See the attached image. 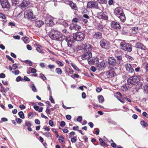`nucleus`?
I'll use <instances>...</instances> for the list:
<instances>
[{
	"label": "nucleus",
	"instance_id": "f257e3e1",
	"mask_svg": "<svg viewBox=\"0 0 148 148\" xmlns=\"http://www.w3.org/2000/svg\"><path fill=\"white\" fill-rule=\"evenodd\" d=\"M84 37V33L79 32L74 34L73 36H70L66 38L65 40L67 42L68 46L71 47L74 42V39L77 41H81L83 40Z\"/></svg>",
	"mask_w": 148,
	"mask_h": 148
},
{
	"label": "nucleus",
	"instance_id": "f03ea898",
	"mask_svg": "<svg viewBox=\"0 0 148 148\" xmlns=\"http://www.w3.org/2000/svg\"><path fill=\"white\" fill-rule=\"evenodd\" d=\"M50 37L52 39L56 40L62 41L65 38V35L62 34L59 31L52 30L49 34Z\"/></svg>",
	"mask_w": 148,
	"mask_h": 148
},
{
	"label": "nucleus",
	"instance_id": "7ed1b4c3",
	"mask_svg": "<svg viewBox=\"0 0 148 148\" xmlns=\"http://www.w3.org/2000/svg\"><path fill=\"white\" fill-rule=\"evenodd\" d=\"M91 49V47L90 45L86 46L85 48L86 52L82 55V59L83 60L87 59L89 64H92L95 61L92 60H91L90 59L92 57V54L90 51Z\"/></svg>",
	"mask_w": 148,
	"mask_h": 148
},
{
	"label": "nucleus",
	"instance_id": "20e7f679",
	"mask_svg": "<svg viewBox=\"0 0 148 148\" xmlns=\"http://www.w3.org/2000/svg\"><path fill=\"white\" fill-rule=\"evenodd\" d=\"M114 13L115 15L118 17L122 22H124L126 20L125 15L123 9L120 7L116 8L114 10Z\"/></svg>",
	"mask_w": 148,
	"mask_h": 148
},
{
	"label": "nucleus",
	"instance_id": "39448f33",
	"mask_svg": "<svg viewBox=\"0 0 148 148\" xmlns=\"http://www.w3.org/2000/svg\"><path fill=\"white\" fill-rule=\"evenodd\" d=\"M139 77L136 75L132 76L127 79V84L129 86L136 84L139 81Z\"/></svg>",
	"mask_w": 148,
	"mask_h": 148
},
{
	"label": "nucleus",
	"instance_id": "423d86ee",
	"mask_svg": "<svg viewBox=\"0 0 148 148\" xmlns=\"http://www.w3.org/2000/svg\"><path fill=\"white\" fill-rule=\"evenodd\" d=\"M120 45L121 49L125 51L131 52L132 50L131 45L128 43L123 42L120 43Z\"/></svg>",
	"mask_w": 148,
	"mask_h": 148
},
{
	"label": "nucleus",
	"instance_id": "0eeeda50",
	"mask_svg": "<svg viewBox=\"0 0 148 148\" xmlns=\"http://www.w3.org/2000/svg\"><path fill=\"white\" fill-rule=\"evenodd\" d=\"M24 16L25 18H27L30 21H32L34 19L33 13L31 10H27L24 12Z\"/></svg>",
	"mask_w": 148,
	"mask_h": 148
},
{
	"label": "nucleus",
	"instance_id": "6e6552de",
	"mask_svg": "<svg viewBox=\"0 0 148 148\" xmlns=\"http://www.w3.org/2000/svg\"><path fill=\"white\" fill-rule=\"evenodd\" d=\"M87 6L88 8L99 9V7L98 6V3L95 1H90L87 3Z\"/></svg>",
	"mask_w": 148,
	"mask_h": 148
},
{
	"label": "nucleus",
	"instance_id": "1a4fd4ad",
	"mask_svg": "<svg viewBox=\"0 0 148 148\" xmlns=\"http://www.w3.org/2000/svg\"><path fill=\"white\" fill-rule=\"evenodd\" d=\"M100 44L101 47L103 48L107 49L110 47L108 41L104 39L101 40L100 41Z\"/></svg>",
	"mask_w": 148,
	"mask_h": 148
},
{
	"label": "nucleus",
	"instance_id": "9d476101",
	"mask_svg": "<svg viewBox=\"0 0 148 148\" xmlns=\"http://www.w3.org/2000/svg\"><path fill=\"white\" fill-rule=\"evenodd\" d=\"M53 18L51 16L48 15L45 19V23L48 26H51L53 25Z\"/></svg>",
	"mask_w": 148,
	"mask_h": 148
},
{
	"label": "nucleus",
	"instance_id": "9b49d317",
	"mask_svg": "<svg viewBox=\"0 0 148 148\" xmlns=\"http://www.w3.org/2000/svg\"><path fill=\"white\" fill-rule=\"evenodd\" d=\"M110 25L111 27L114 29L119 30L121 28L120 24L114 21H112L110 24Z\"/></svg>",
	"mask_w": 148,
	"mask_h": 148
},
{
	"label": "nucleus",
	"instance_id": "f8f14e48",
	"mask_svg": "<svg viewBox=\"0 0 148 148\" xmlns=\"http://www.w3.org/2000/svg\"><path fill=\"white\" fill-rule=\"evenodd\" d=\"M92 38L95 40H99L102 37V34L99 32H96L93 33L92 35Z\"/></svg>",
	"mask_w": 148,
	"mask_h": 148
},
{
	"label": "nucleus",
	"instance_id": "ddd939ff",
	"mask_svg": "<svg viewBox=\"0 0 148 148\" xmlns=\"http://www.w3.org/2000/svg\"><path fill=\"white\" fill-rule=\"evenodd\" d=\"M126 71L129 73H132L134 71V69L131 64L127 63L125 65Z\"/></svg>",
	"mask_w": 148,
	"mask_h": 148
},
{
	"label": "nucleus",
	"instance_id": "4468645a",
	"mask_svg": "<svg viewBox=\"0 0 148 148\" xmlns=\"http://www.w3.org/2000/svg\"><path fill=\"white\" fill-rule=\"evenodd\" d=\"M108 63L110 66H115L116 64V61L114 57H110L109 58Z\"/></svg>",
	"mask_w": 148,
	"mask_h": 148
},
{
	"label": "nucleus",
	"instance_id": "2eb2a0df",
	"mask_svg": "<svg viewBox=\"0 0 148 148\" xmlns=\"http://www.w3.org/2000/svg\"><path fill=\"white\" fill-rule=\"evenodd\" d=\"M97 17L100 19L107 20L108 19V16L106 13H100L97 14Z\"/></svg>",
	"mask_w": 148,
	"mask_h": 148
},
{
	"label": "nucleus",
	"instance_id": "dca6fc26",
	"mask_svg": "<svg viewBox=\"0 0 148 148\" xmlns=\"http://www.w3.org/2000/svg\"><path fill=\"white\" fill-rule=\"evenodd\" d=\"M135 47L137 48L145 50H146L145 47L140 42H138L136 44Z\"/></svg>",
	"mask_w": 148,
	"mask_h": 148
},
{
	"label": "nucleus",
	"instance_id": "f3484780",
	"mask_svg": "<svg viewBox=\"0 0 148 148\" xmlns=\"http://www.w3.org/2000/svg\"><path fill=\"white\" fill-rule=\"evenodd\" d=\"M1 4L3 8H8L9 7L10 3L8 1H4L1 3Z\"/></svg>",
	"mask_w": 148,
	"mask_h": 148
},
{
	"label": "nucleus",
	"instance_id": "a211bd4d",
	"mask_svg": "<svg viewBox=\"0 0 148 148\" xmlns=\"http://www.w3.org/2000/svg\"><path fill=\"white\" fill-rule=\"evenodd\" d=\"M35 24L36 27H40L44 24V22L41 20H36L35 21Z\"/></svg>",
	"mask_w": 148,
	"mask_h": 148
},
{
	"label": "nucleus",
	"instance_id": "6ab92c4d",
	"mask_svg": "<svg viewBox=\"0 0 148 148\" xmlns=\"http://www.w3.org/2000/svg\"><path fill=\"white\" fill-rule=\"evenodd\" d=\"M107 76L108 78H112L116 75L114 71L113 70H111L108 71L107 73Z\"/></svg>",
	"mask_w": 148,
	"mask_h": 148
},
{
	"label": "nucleus",
	"instance_id": "aec40b11",
	"mask_svg": "<svg viewBox=\"0 0 148 148\" xmlns=\"http://www.w3.org/2000/svg\"><path fill=\"white\" fill-rule=\"evenodd\" d=\"M69 4L72 9L75 10H77V7L76 4L74 3L73 2L71 1L69 2Z\"/></svg>",
	"mask_w": 148,
	"mask_h": 148
},
{
	"label": "nucleus",
	"instance_id": "412c9836",
	"mask_svg": "<svg viewBox=\"0 0 148 148\" xmlns=\"http://www.w3.org/2000/svg\"><path fill=\"white\" fill-rule=\"evenodd\" d=\"M28 5L26 1H24L21 4V8H24L27 7Z\"/></svg>",
	"mask_w": 148,
	"mask_h": 148
},
{
	"label": "nucleus",
	"instance_id": "4be33fe9",
	"mask_svg": "<svg viewBox=\"0 0 148 148\" xmlns=\"http://www.w3.org/2000/svg\"><path fill=\"white\" fill-rule=\"evenodd\" d=\"M138 30V28L137 27H135L133 28L132 30V33L134 34H136Z\"/></svg>",
	"mask_w": 148,
	"mask_h": 148
},
{
	"label": "nucleus",
	"instance_id": "5701e85b",
	"mask_svg": "<svg viewBox=\"0 0 148 148\" xmlns=\"http://www.w3.org/2000/svg\"><path fill=\"white\" fill-rule=\"evenodd\" d=\"M99 102L100 103H102L104 101V98L103 96L100 95L98 97Z\"/></svg>",
	"mask_w": 148,
	"mask_h": 148
},
{
	"label": "nucleus",
	"instance_id": "b1692460",
	"mask_svg": "<svg viewBox=\"0 0 148 148\" xmlns=\"http://www.w3.org/2000/svg\"><path fill=\"white\" fill-rule=\"evenodd\" d=\"M140 123L142 126L144 127H145L148 125L147 123L144 121H141L140 122Z\"/></svg>",
	"mask_w": 148,
	"mask_h": 148
},
{
	"label": "nucleus",
	"instance_id": "393cba45",
	"mask_svg": "<svg viewBox=\"0 0 148 148\" xmlns=\"http://www.w3.org/2000/svg\"><path fill=\"white\" fill-rule=\"evenodd\" d=\"M22 39L25 43L27 44L29 42V38L27 36L22 38Z\"/></svg>",
	"mask_w": 148,
	"mask_h": 148
},
{
	"label": "nucleus",
	"instance_id": "a878e982",
	"mask_svg": "<svg viewBox=\"0 0 148 148\" xmlns=\"http://www.w3.org/2000/svg\"><path fill=\"white\" fill-rule=\"evenodd\" d=\"M107 63H105L104 61H102L100 63V65L101 67H105L106 66Z\"/></svg>",
	"mask_w": 148,
	"mask_h": 148
},
{
	"label": "nucleus",
	"instance_id": "bb28decb",
	"mask_svg": "<svg viewBox=\"0 0 148 148\" xmlns=\"http://www.w3.org/2000/svg\"><path fill=\"white\" fill-rule=\"evenodd\" d=\"M56 72L59 75L61 74L62 73V70L59 68H56Z\"/></svg>",
	"mask_w": 148,
	"mask_h": 148
},
{
	"label": "nucleus",
	"instance_id": "cd10ccee",
	"mask_svg": "<svg viewBox=\"0 0 148 148\" xmlns=\"http://www.w3.org/2000/svg\"><path fill=\"white\" fill-rule=\"evenodd\" d=\"M18 114L21 118L23 119H24L25 117L22 111H20L18 113Z\"/></svg>",
	"mask_w": 148,
	"mask_h": 148
},
{
	"label": "nucleus",
	"instance_id": "c85d7f7f",
	"mask_svg": "<svg viewBox=\"0 0 148 148\" xmlns=\"http://www.w3.org/2000/svg\"><path fill=\"white\" fill-rule=\"evenodd\" d=\"M25 62L29 66H31L32 65V62L29 60H27L25 61Z\"/></svg>",
	"mask_w": 148,
	"mask_h": 148
},
{
	"label": "nucleus",
	"instance_id": "c756f323",
	"mask_svg": "<svg viewBox=\"0 0 148 148\" xmlns=\"http://www.w3.org/2000/svg\"><path fill=\"white\" fill-rule=\"evenodd\" d=\"M32 90L34 92H36V88L34 84H32L31 85Z\"/></svg>",
	"mask_w": 148,
	"mask_h": 148
},
{
	"label": "nucleus",
	"instance_id": "7c9ffc66",
	"mask_svg": "<svg viewBox=\"0 0 148 148\" xmlns=\"http://www.w3.org/2000/svg\"><path fill=\"white\" fill-rule=\"evenodd\" d=\"M97 1L100 4H106L107 3L106 0H97Z\"/></svg>",
	"mask_w": 148,
	"mask_h": 148
},
{
	"label": "nucleus",
	"instance_id": "2f4dec72",
	"mask_svg": "<svg viewBox=\"0 0 148 148\" xmlns=\"http://www.w3.org/2000/svg\"><path fill=\"white\" fill-rule=\"evenodd\" d=\"M25 125L28 127H30L32 126L30 121H26L25 123Z\"/></svg>",
	"mask_w": 148,
	"mask_h": 148
},
{
	"label": "nucleus",
	"instance_id": "473e14b6",
	"mask_svg": "<svg viewBox=\"0 0 148 148\" xmlns=\"http://www.w3.org/2000/svg\"><path fill=\"white\" fill-rule=\"evenodd\" d=\"M44 135L46 137H47L48 138H51V134H50L49 132L45 133L44 134Z\"/></svg>",
	"mask_w": 148,
	"mask_h": 148
},
{
	"label": "nucleus",
	"instance_id": "72a5a7b5",
	"mask_svg": "<svg viewBox=\"0 0 148 148\" xmlns=\"http://www.w3.org/2000/svg\"><path fill=\"white\" fill-rule=\"evenodd\" d=\"M40 76L41 78L43 80H45L47 78L45 76L42 74L40 73Z\"/></svg>",
	"mask_w": 148,
	"mask_h": 148
},
{
	"label": "nucleus",
	"instance_id": "f704fd0d",
	"mask_svg": "<svg viewBox=\"0 0 148 148\" xmlns=\"http://www.w3.org/2000/svg\"><path fill=\"white\" fill-rule=\"evenodd\" d=\"M99 141L100 143V145H106V144L103 141V139L102 138H100L99 139Z\"/></svg>",
	"mask_w": 148,
	"mask_h": 148
},
{
	"label": "nucleus",
	"instance_id": "c9c22d12",
	"mask_svg": "<svg viewBox=\"0 0 148 148\" xmlns=\"http://www.w3.org/2000/svg\"><path fill=\"white\" fill-rule=\"evenodd\" d=\"M36 50L39 53H43L42 49L39 47H37L36 48Z\"/></svg>",
	"mask_w": 148,
	"mask_h": 148
},
{
	"label": "nucleus",
	"instance_id": "e433bc0d",
	"mask_svg": "<svg viewBox=\"0 0 148 148\" xmlns=\"http://www.w3.org/2000/svg\"><path fill=\"white\" fill-rule=\"evenodd\" d=\"M23 79H22L20 76H18L16 79V81L17 82H19L21 81H23Z\"/></svg>",
	"mask_w": 148,
	"mask_h": 148
},
{
	"label": "nucleus",
	"instance_id": "4c0bfd02",
	"mask_svg": "<svg viewBox=\"0 0 148 148\" xmlns=\"http://www.w3.org/2000/svg\"><path fill=\"white\" fill-rule=\"evenodd\" d=\"M116 97L122 103H124V100L123 98H121V96H116Z\"/></svg>",
	"mask_w": 148,
	"mask_h": 148
},
{
	"label": "nucleus",
	"instance_id": "58836bf2",
	"mask_svg": "<svg viewBox=\"0 0 148 148\" xmlns=\"http://www.w3.org/2000/svg\"><path fill=\"white\" fill-rule=\"evenodd\" d=\"M6 57L7 58L9 59L11 61L12 63L14 62V61L12 59V58H11L10 56L8 55H6Z\"/></svg>",
	"mask_w": 148,
	"mask_h": 148
},
{
	"label": "nucleus",
	"instance_id": "ea45409f",
	"mask_svg": "<svg viewBox=\"0 0 148 148\" xmlns=\"http://www.w3.org/2000/svg\"><path fill=\"white\" fill-rule=\"evenodd\" d=\"M71 66H72V67L76 70L79 71V69L77 68V67L75 66V65H74L73 63H71Z\"/></svg>",
	"mask_w": 148,
	"mask_h": 148
},
{
	"label": "nucleus",
	"instance_id": "a19ab883",
	"mask_svg": "<svg viewBox=\"0 0 148 148\" xmlns=\"http://www.w3.org/2000/svg\"><path fill=\"white\" fill-rule=\"evenodd\" d=\"M79 77V75L76 74H74L72 75L71 76V77L73 78H78Z\"/></svg>",
	"mask_w": 148,
	"mask_h": 148
},
{
	"label": "nucleus",
	"instance_id": "79ce46f5",
	"mask_svg": "<svg viewBox=\"0 0 148 148\" xmlns=\"http://www.w3.org/2000/svg\"><path fill=\"white\" fill-rule=\"evenodd\" d=\"M73 27L76 30H79L81 29V27L79 25H75Z\"/></svg>",
	"mask_w": 148,
	"mask_h": 148
},
{
	"label": "nucleus",
	"instance_id": "37998d69",
	"mask_svg": "<svg viewBox=\"0 0 148 148\" xmlns=\"http://www.w3.org/2000/svg\"><path fill=\"white\" fill-rule=\"evenodd\" d=\"M64 139L63 136H60L59 137V141L60 143H64V141L63 140V139Z\"/></svg>",
	"mask_w": 148,
	"mask_h": 148
},
{
	"label": "nucleus",
	"instance_id": "c03bdc74",
	"mask_svg": "<svg viewBox=\"0 0 148 148\" xmlns=\"http://www.w3.org/2000/svg\"><path fill=\"white\" fill-rule=\"evenodd\" d=\"M144 65L145 69L146 70V72H147L148 71V64H145Z\"/></svg>",
	"mask_w": 148,
	"mask_h": 148
},
{
	"label": "nucleus",
	"instance_id": "a18cd8bd",
	"mask_svg": "<svg viewBox=\"0 0 148 148\" xmlns=\"http://www.w3.org/2000/svg\"><path fill=\"white\" fill-rule=\"evenodd\" d=\"M12 72L15 75H18L19 73V71L18 70L12 71Z\"/></svg>",
	"mask_w": 148,
	"mask_h": 148
},
{
	"label": "nucleus",
	"instance_id": "49530a36",
	"mask_svg": "<svg viewBox=\"0 0 148 148\" xmlns=\"http://www.w3.org/2000/svg\"><path fill=\"white\" fill-rule=\"evenodd\" d=\"M0 17L3 19H5L6 18L5 15L2 13L0 14Z\"/></svg>",
	"mask_w": 148,
	"mask_h": 148
},
{
	"label": "nucleus",
	"instance_id": "de8ad7c7",
	"mask_svg": "<svg viewBox=\"0 0 148 148\" xmlns=\"http://www.w3.org/2000/svg\"><path fill=\"white\" fill-rule=\"evenodd\" d=\"M16 121L17 123L18 124L22 122V120L20 118H17L16 119Z\"/></svg>",
	"mask_w": 148,
	"mask_h": 148
},
{
	"label": "nucleus",
	"instance_id": "09e8293b",
	"mask_svg": "<svg viewBox=\"0 0 148 148\" xmlns=\"http://www.w3.org/2000/svg\"><path fill=\"white\" fill-rule=\"evenodd\" d=\"M144 90L148 94V84H147L146 85L144 88Z\"/></svg>",
	"mask_w": 148,
	"mask_h": 148
},
{
	"label": "nucleus",
	"instance_id": "8fccbe9b",
	"mask_svg": "<svg viewBox=\"0 0 148 148\" xmlns=\"http://www.w3.org/2000/svg\"><path fill=\"white\" fill-rule=\"evenodd\" d=\"M121 89L123 91H126L127 90V87L125 86H122L121 87Z\"/></svg>",
	"mask_w": 148,
	"mask_h": 148
},
{
	"label": "nucleus",
	"instance_id": "3c124183",
	"mask_svg": "<svg viewBox=\"0 0 148 148\" xmlns=\"http://www.w3.org/2000/svg\"><path fill=\"white\" fill-rule=\"evenodd\" d=\"M49 100L52 103H55L54 100L53 99L52 97L51 96H50Z\"/></svg>",
	"mask_w": 148,
	"mask_h": 148
},
{
	"label": "nucleus",
	"instance_id": "603ef678",
	"mask_svg": "<svg viewBox=\"0 0 148 148\" xmlns=\"http://www.w3.org/2000/svg\"><path fill=\"white\" fill-rule=\"evenodd\" d=\"M18 66L17 64H13L12 66L13 68V70H15L18 68Z\"/></svg>",
	"mask_w": 148,
	"mask_h": 148
},
{
	"label": "nucleus",
	"instance_id": "864d4df0",
	"mask_svg": "<svg viewBox=\"0 0 148 148\" xmlns=\"http://www.w3.org/2000/svg\"><path fill=\"white\" fill-rule=\"evenodd\" d=\"M83 138L85 142H87L88 141V138L87 136H85L83 137Z\"/></svg>",
	"mask_w": 148,
	"mask_h": 148
},
{
	"label": "nucleus",
	"instance_id": "5fc2aeb1",
	"mask_svg": "<svg viewBox=\"0 0 148 148\" xmlns=\"http://www.w3.org/2000/svg\"><path fill=\"white\" fill-rule=\"evenodd\" d=\"M56 63L58 65H59L60 66H63V64L60 61H57L56 62Z\"/></svg>",
	"mask_w": 148,
	"mask_h": 148
},
{
	"label": "nucleus",
	"instance_id": "6e6d98bb",
	"mask_svg": "<svg viewBox=\"0 0 148 148\" xmlns=\"http://www.w3.org/2000/svg\"><path fill=\"white\" fill-rule=\"evenodd\" d=\"M31 73H35L36 72V69L33 68H31Z\"/></svg>",
	"mask_w": 148,
	"mask_h": 148
},
{
	"label": "nucleus",
	"instance_id": "4d7b16f0",
	"mask_svg": "<svg viewBox=\"0 0 148 148\" xmlns=\"http://www.w3.org/2000/svg\"><path fill=\"white\" fill-rule=\"evenodd\" d=\"M27 49L29 50H31L32 49V47L31 46L29 45H27Z\"/></svg>",
	"mask_w": 148,
	"mask_h": 148
},
{
	"label": "nucleus",
	"instance_id": "13d9d810",
	"mask_svg": "<svg viewBox=\"0 0 148 148\" xmlns=\"http://www.w3.org/2000/svg\"><path fill=\"white\" fill-rule=\"evenodd\" d=\"M35 123L36 124H40V121L38 119H36L35 120Z\"/></svg>",
	"mask_w": 148,
	"mask_h": 148
},
{
	"label": "nucleus",
	"instance_id": "bf43d9fd",
	"mask_svg": "<svg viewBox=\"0 0 148 148\" xmlns=\"http://www.w3.org/2000/svg\"><path fill=\"white\" fill-rule=\"evenodd\" d=\"M65 125V123L64 121H62L61 122L60 125L61 127H64Z\"/></svg>",
	"mask_w": 148,
	"mask_h": 148
},
{
	"label": "nucleus",
	"instance_id": "052dcab7",
	"mask_svg": "<svg viewBox=\"0 0 148 148\" xmlns=\"http://www.w3.org/2000/svg\"><path fill=\"white\" fill-rule=\"evenodd\" d=\"M90 69L93 72H95L96 71V68L93 66H92L90 67Z\"/></svg>",
	"mask_w": 148,
	"mask_h": 148
},
{
	"label": "nucleus",
	"instance_id": "680f3d73",
	"mask_svg": "<svg viewBox=\"0 0 148 148\" xmlns=\"http://www.w3.org/2000/svg\"><path fill=\"white\" fill-rule=\"evenodd\" d=\"M88 19L84 18H82V21H83V22L85 23H88Z\"/></svg>",
	"mask_w": 148,
	"mask_h": 148
},
{
	"label": "nucleus",
	"instance_id": "e2e57ef3",
	"mask_svg": "<svg viewBox=\"0 0 148 148\" xmlns=\"http://www.w3.org/2000/svg\"><path fill=\"white\" fill-rule=\"evenodd\" d=\"M8 25L9 26H11V27H12V26H15V23L12 22H9L8 23Z\"/></svg>",
	"mask_w": 148,
	"mask_h": 148
},
{
	"label": "nucleus",
	"instance_id": "0e129e2a",
	"mask_svg": "<svg viewBox=\"0 0 148 148\" xmlns=\"http://www.w3.org/2000/svg\"><path fill=\"white\" fill-rule=\"evenodd\" d=\"M13 38L15 39L19 40L20 39V36L18 35L14 36Z\"/></svg>",
	"mask_w": 148,
	"mask_h": 148
},
{
	"label": "nucleus",
	"instance_id": "69168bd1",
	"mask_svg": "<svg viewBox=\"0 0 148 148\" xmlns=\"http://www.w3.org/2000/svg\"><path fill=\"white\" fill-rule=\"evenodd\" d=\"M19 107L21 110H23L25 108V107L23 104L21 105Z\"/></svg>",
	"mask_w": 148,
	"mask_h": 148
},
{
	"label": "nucleus",
	"instance_id": "338daca9",
	"mask_svg": "<svg viewBox=\"0 0 148 148\" xmlns=\"http://www.w3.org/2000/svg\"><path fill=\"white\" fill-rule=\"evenodd\" d=\"M82 116H79L77 118V120L79 122H80L82 120Z\"/></svg>",
	"mask_w": 148,
	"mask_h": 148
},
{
	"label": "nucleus",
	"instance_id": "774afa93",
	"mask_svg": "<svg viewBox=\"0 0 148 148\" xmlns=\"http://www.w3.org/2000/svg\"><path fill=\"white\" fill-rule=\"evenodd\" d=\"M143 115L146 118L148 117V114L145 112H144L143 113Z\"/></svg>",
	"mask_w": 148,
	"mask_h": 148
}]
</instances>
